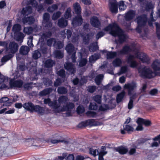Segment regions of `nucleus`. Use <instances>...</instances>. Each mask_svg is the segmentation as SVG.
<instances>
[{
  "label": "nucleus",
  "mask_w": 160,
  "mask_h": 160,
  "mask_svg": "<svg viewBox=\"0 0 160 160\" xmlns=\"http://www.w3.org/2000/svg\"><path fill=\"white\" fill-rule=\"evenodd\" d=\"M132 50L133 51L135 55H130L127 59V63L131 67L134 68L137 66V62L134 60L135 58L139 59L143 62H148L150 59L148 57L145 53L140 52L138 49L136 48L135 46L131 48L126 45L119 52L120 54H127Z\"/></svg>",
  "instance_id": "1"
},
{
  "label": "nucleus",
  "mask_w": 160,
  "mask_h": 160,
  "mask_svg": "<svg viewBox=\"0 0 160 160\" xmlns=\"http://www.w3.org/2000/svg\"><path fill=\"white\" fill-rule=\"evenodd\" d=\"M68 100V98L67 97L62 96L58 99V104H57L56 100L52 102L49 98L44 99V102L45 104H48L49 106L54 108L56 112H59L64 111L68 112L67 114V116H69L71 115L69 112L71 111V109L74 108V105L72 103H70L68 104L67 102Z\"/></svg>",
  "instance_id": "2"
},
{
  "label": "nucleus",
  "mask_w": 160,
  "mask_h": 160,
  "mask_svg": "<svg viewBox=\"0 0 160 160\" xmlns=\"http://www.w3.org/2000/svg\"><path fill=\"white\" fill-rule=\"evenodd\" d=\"M38 2L35 0H24L22 2L23 5H27L25 8H23L21 11V16L23 17L27 16L30 14L32 12V8L31 6L40 12L43 10L42 5H41V2H43V0H38Z\"/></svg>",
  "instance_id": "3"
},
{
  "label": "nucleus",
  "mask_w": 160,
  "mask_h": 160,
  "mask_svg": "<svg viewBox=\"0 0 160 160\" xmlns=\"http://www.w3.org/2000/svg\"><path fill=\"white\" fill-rule=\"evenodd\" d=\"M50 17V15L48 13H46L43 15L42 24L44 26V31L39 34L40 38L38 42V44L43 45L44 44V41L52 35V33L50 31V28L52 26V23L49 20Z\"/></svg>",
  "instance_id": "4"
},
{
  "label": "nucleus",
  "mask_w": 160,
  "mask_h": 160,
  "mask_svg": "<svg viewBox=\"0 0 160 160\" xmlns=\"http://www.w3.org/2000/svg\"><path fill=\"white\" fill-rule=\"evenodd\" d=\"M104 31L109 32L110 34L115 37H118V41L122 43L125 41L127 38L123 31L120 28L117 24L115 23L109 24L104 28Z\"/></svg>",
  "instance_id": "5"
},
{
  "label": "nucleus",
  "mask_w": 160,
  "mask_h": 160,
  "mask_svg": "<svg viewBox=\"0 0 160 160\" xmlns=\"http://www.w3.org/2000/svg\"><path fill=\"white\" fill-rule=\"evenodd\" d=\"M73 7L75 12L77 14V16L73 19L72 24L75 27L79 26L82 24V22L81 15V8L78 2L74 4Z\"/></svg>",
  "instance_id": "6"
},
{
  "label": "nucleus",
  "mask_w": 160,
  "mask_h": 160,
  "mask_svg": "<svg viewBox=\"0 0 160 160\" xmlns=\"http://www.w3.org/2000/svg\"><path fill=\"white\" fill-rule=\"evenodd\" d=\"M137 87L136 83L134 82H132L130 83L125 84L124 86L125 89H128V95L130 96V99L128 104V109H131L133 107V100L134 98L133 96H132L131 91Z\"/></svg>",
  "instance_id": "7"
},
{
  "label": "nucleus",
  "mask_w": 160,
  "mask_h": 160,
  "mask_svg": "<svg viewBox=\"0 0 160 160\" xmlns=\"http://www.w3.org/2000/svg\"><path fill=\"white\" fill-rule=\"evenodd\" d=\"M138 71L139 75L142 77L151 78L155 75V73L149 68L146 67L139 68Z\"/></svg>",
  "instance_id": "8"
},
{
  "label": "nucleus",
  "mask_w": 160,
  "mask_h": 160,
  "mask_svg": "<svg viewBox=\"0 0 160 160\" xmlns=\"http://www.w3.org/2000/svg\"><path fill=\"white\" fill-rule=\"evenodd\" d=\"M21 29V26L19 24H15L13 27L12 31L14 33V38L18 41L20 42H23L25 37L24 34L20 31Z\"/></svg>",
  "instance_id": "9"
},
{
  "label": "nucleus",
  "mask_w": 160,
  "mask_h": 160,
  "mask_svg": "<svg viewBox=\"0 0 160 160\" xmlns=\"http://www.w3.org/2000/svg\"><path fill=\"white\" fill-rule=\"evenodd\" d=\"M138 26L136 29L137 32L140 33L143 28L144 26L146 24L147 19L146 15H142L137 17L136 19Z\"/></svg>",
  "instance_id": "10"
},
{
  "label": "nucleus",
  "mask_w": 160,
  "mask_h": 160,
  "mask_svg": "<svg viewBox=\"0 0 160 160\" xmlns=\"http://www.w3.org/2000/svg\"><path fill=\"white\" fill-rule=\"evenodd\" d=\"M52 43L53 46L58 49H61L63 46V42L60 41L57 42L55 39L54 38H50L47 40V44L48 46H51Z\"/></svg>",
  "instance_id": "11"
},
{
  "label": "nucleus",
  "mask_w": 160,
  "mask_h": 160,
  "mask_svg": "<svg viewBox=\"0 0 160 160\" xmlns=\"http://www.w3.org/2000/svg\"><path fill=\"white\" fill-rule=\"evenodd\" d=\"M65 50L69 54H72V60L73 62H74L76 58L75 56L76 51L73 45L71 43L68 44L66 46Z\"/></svg>",
  "instance_id": "12"
},
{
  "label": "nucleus",
  "mask_w": 160,
  "mask_h": 160,
  "mask_svg": "<svg viewBox=\"0 0 160 160\" xmlns=\"http://www.w3.org/2000/svg\"><path fill=\"white\" fill-rule=\"evenodd\" d=\"M55 64L54 62L51 59H48L44 63V66L46 68H48V70L41 69V71L39 72V74H41L42 73H50V71L49 69H50L53 65Z\"/></svg>",
  "instance_id": "13"
},
{
  "label": "nucleus",
  "mask_w": 160,
  "mask_h": 160,
  "mask_svg": "<svg viewBox=\"0 0 160 160\" xmlns=\"http://www.w3.org/2000/svg\"><path fill=\"white\" fill-rule=\"evenodd\" d=\"M41 29L40 26H35L34 28L31 27H25L24 28L23 31L24 32L27 34H30L32 33L33 32H38Z\"/></svg>",
  "instance_id": "14"
},
{
  "label": "nucleus",
  "mask_w": 160,
  "mask_h": 160,
  "mask_svg": "<svg viewBox=\"0 0 160 160\" xmlns=\"http://www.w3.org/2000/svg\"><path fill=\"white\" fill-rule=\"evenodd\" d=\"M71 31L70 30H67V35L68 39L69 40H71V41L73 43L76 42L78 40L79 35L75 33L74 34V35L72 36L71 40H70L69 38L71 37Z\"/></svg>",
  "instance_id": "15"
},
{
  "label": "nucleus",
  "mask_w": 160,
  "mask_h": 160,
  "mask_svg": "<svg viewBox=\"0 0 160 160\" xmlns=\"http://www.w3.org/2000/svg\"><path fill=\"white\" fill-rule=\"evenodd\" d=\"M109 6L110 11L112 12H117L118 9L116 1L115 0H109Z\"/></svg>",
  "instance_id": "16"
},
{
  "label": "nucleus",
  "mask_w": 160,
  "mask_h": 160,
  "mask_svg": "<svg viewBox=\"0 0 160 160\" xmlns=\"http://www.w3.org/2000/svg\"><path fill=\"white\" fill-rule=\"evenodd\" d=\"M65 68L71 74L74 73L76 71L75 66L71 63H66L64 64Z\"/></svg>",
  "instance_id": "17"
},
{
  "label": "nucleus",
  "mask_w": 160,
  "mask_h": 160,
  "mask_svg": "<svg viewBox=\"0 0 160 160\" xmlns=\"http://www.w3.org/2000/svg\"><path fill=\"white\" fill-rule=\"evenodd\" d=\"M135 15V11L132 10H130L125 13V18L127 21H130L133 18Z\"/></svg>",
  "instance_id": "18"
},
{
  "label": "nucleus",
  "mask_w": 160,
  "mask_h": 160,
  "mask_svg": "<svg viewBox=\"0 0 160 160\" xmlns=\"http://www.w3.org/2000/svg\"><path fill=\"white\" fill-rule=\"evenodd\" d=\"M82 38L83 42L85 44H87L89 42V40L93 38V35L92 33H89L88 34H85L83 33H80Z\"/></svg>",
  "instance_id": "19"
},
{
  "label": "nucleus",
  "mask_w": 160,
  "mask_h": 160,
  "mask_svg": "<svg viewBox=\"0 0 160 160\" xmlns=\"http://www.w3.org/2000/svg\"><path fill=\"white\" fill-rule=\"evenodd\" d=\"M18 45L14 42H10L9 47V48L12 53H14L18 50Z\"/></svg>",
  "instance_id": "20"
},
{
  "label": "nucleus",
  "mask_w": 160,
  "mask_h": 160,
  "mask_svg": "<svg viewBox=\"0 0 160 160\" xmlns=\"http://www.w3.org/2000/svg\"><path fill=\"white\" fill-rule=\"evenodd\" d=\"M91 25L96 28H98L100 25V23L98 18L96 17H92L90 20Z\"/></svg>",
  "instance_id": "21"
},
{
  "label": "nucleus",
  "mask_w": 160,
  "mask_h": 160,
  "mask_svg": "<svg viewBox=\"0 0 160 160\" xmlns=\"http://www.w3.org/2000/svg\"><path fill=\"white\" fill-rule=\"evenodd\" d=\"M87 78V77H83L82 78L81 80L79 82L78 78H76L73 80L72 82L75 85L78 84L79 85L81 86L84 83H86Z\"/></svg>",
  "instance_id": "22"
},
{
  "label": "nucleus",
  "mask_w": 160,
  "mask_h": 160,
  "mask_svg": "<svg viewBox=\"0 0 160 160\" xmlns=\"http://www.w3.org/2000/svg\"><path fill=\"white\" fill-rule=\"evenodd\" d=\"M0 103H3V106H11L12 102L9 101V99L8 97H4L0 99Z\"/></svg>",
  "instance_id": "23"
},
{
  "label": "nucleus",
  "mask_w": 160,
  "mask_h": 160,
  "mask_svg": "<svg viewBox=\"0 0 160 160\" xmlns=\"http://www.w3.org/2000/svg\"><path fill=\"white\" fill-rule=\"evenodd\" d=\"M23 23L24 24H31L35 21V19L33 17H30L25 18L24 17L22 19Z\"/></svg>",
  "instance_id": "24"
},
{
  "label": "nucleus",
  "mask_w": 160,
  "mask_h": 160,
  "mask_svg": "<svg viewBox=\"0 0 160 160\" xmlns=\"http://www.w3.org/2000/svg\"><path fill=\"white\" fill-rule=\"evenodd\" d=\"M37 112L38 114H42L44 112V109L39 105H34L32 112Z\"/></svg>",
  "instance_id": "25"
},
{
  "label": "nucleus",
  "mask_w": 160,
  "mask_h": 160,
  "mask_svg": "<svg viewBox=\"0 0 160 160\" xmlns=\"http://www.w3.org/2000/svg\"><path fill=\"white\" fill-rule=\"evenodd\" d=\"M34 105L30 102L25 103L23 105V107L27 110L32 112Z\"/></svg>",
  "instance_id": "26"
},
{
  "label": "nucleus",
  "mask_w": 160,
  "mask_h": 160,
  "mask_svg": "<svg viewBox=\"0 0 160 160\" xmlns=\"http://www.w3.org/2000/svg\"><path fill=\"white\" fill-rule=\"evenodd\" d=\"M86 125L91 126L99 125H101L99 122H97L93 119H89L86 121Z\"/></svg>",
  "instance_id": "27"
},
{
  "label": "nucleus",
  "mask_w": 160,
  "mask_h": 160,
  "mask_svg": "<svg viewBox=\"0 0 160 160\" xmlns=\"http://www.w3.org/2000/svg\"><path fill=\"white\" fill-rule=\"evenodd\" d=\"M124 130H122L121 131V133L122 134H124L125 133L124 130L127 131L128 133H130L133 132L134 130L132 127L129 125H126L124 126Z\"/></svg>",
  "instance_id": "28"
},
{
  "label": "nucleus",
  "mask_w": 160,
  "mask_h": 160,
  "mask_svg": "<svg viewBox=\"0 0 160 160\" xmlns=\"http://www.w3.org/2000/svg\"><path fill=\"white\" fill-rule=\"evenodd\" d=\"M116 151L118 152L120 154H124L128 152L127 148L123 146H121L115 148Z\"/></svg>",
  "instance_id": "29"
},
{
  "label": "nucleus",
  "mask_w": 160,
  "mask_h": 160,
  "mask_svg": "<svg viewBox=\"0 0 160 160\" xmlns=\"http://www.w3.org/2000/svg\"><path fill=\"white\" fill-rule=\"evenodd\" d=\"M68 24L67 20L63 18H62L58 21V25L61 27H66Z\"/></svg>",
  "instance_id": "30"
},
{
  "label": "nucleus",
  "mask_w": 160,
  "mask_h": 160,
  "mask_svg": "<svg viewBox=\"0 0 160 160\" xmlns=\"http://www.w3.org/2000/svg\"><path fill=\"white\" fill-rule=\"evenodd\" d=\"M29 48L27 46H22L20 49V53L22 55L27 54L29 51Z\"/></svg>",
  "instance_id": "31"
},
{
  "label": "nucleus",
  "mask_w": 160,
  "mask_h": 160,
  "mask_svg": "<svg viewBox=\"0 0 160 160\" xmlns=\"http://www.w3.org/2000/svg\"><path fill=\"white\" fill-rule=\"evenodd\" d=\"M138 122L139 123H142L144 124L146 126H150L151 124L150 121L148 120H145L142 118H138Z\"/></svg>",
  "instance_id": "32"
},
{
  "label": "nucleus",
  "mask_w": 160,
  "mask_h": 160,
  "mask_svg": "<svg viewBox=\"0 0 160 160\" xmlns=\"http://www.w3.org/2000/svg\"><path fill=\"white\" fill-rule=\"evenodd\" d=\"M13 56V55L10 54L3 56L1 60V62L2 63L1 65H3L5 62L10 60Z\"/></svg>",
  "instance_id": "33"
},
{
  "label": "nucleus",
  "mask_w": 160,
  "mask_h": 160,
  "mask_svg": "<svg viewBox=\"0 0 160 160\" xmlns=\"http://www.w3.org/2000/svg\"><path fill=\"white\" fill-rule=\"evenodd\" d=\"M100 58V55L99 54H95L92 55L89 58V62L90 63H94L95 61Z\"/></svg>",
  "instance_id": "34"
},
{
  "label": "nucleus",
  "mask_w": 160,
  "mask_h": 160,
  "mask_svg": "<svg viewBox=\"0 0 160 160\" xmlns=\"http://www.w3.org/2000/svg\"><path fill=\"white\" fill-rule=\"evenodd\" d=\"M125 91H122V92L117 95L116 100L118 103H119L122 101L125 96Z\"/></svg>",
  "instance_id": "35"
},
{
  "label": "nucleus",
  "mask_w": 160,
  "mask_h": 160,
  "mask_svg": "<svg viewBox=\"0 0 160 160\" xmlns=\"http://www.w3.org/2000/svg\"><path fill=\"white\" fill-rule=\"evenodd\" d=\"M54 54L56 58H62L63 57V51L59 50L55 51L54 52Z\"/></svg>",
  "instance_id": "36"
},
{
  "label": "nucleus",
  "mask_w": 160,
  "mask_h": 160,
  "mask_svg": "<svg viewBox=\"0 0 160 160\" xmlns=\"http://www.w3.org/2000/svg\"><path fill=\"white\" fill-rule=\"evenodd\" d=\"M52 89L49 88L44 89L42 91L40 92L39 95L40 96H45L49 94L52 91Z\"/></svg>",
  "instance_id": "37"
},
{
  "label": "nucleus",
  "mask_w": 160,
  "mask_h": 160,
  "mask_svg": "<svg viewBox=\"0 0 160 160\" xmlns=\"http://www.w3.org/2000/svg\"><path fill=\"white\" fill-rule=\"evenodd\" d=\"M103 78V75L100 74L98 75L95 78V82L97 85H99L102 82Z\"/></svg>",
  "instance_id": "38"
},
{
  "label": "nucleus",
  "mask_w": 160,
  "mask_h": 160,
  "mask_svg": "<svg viewBox=\"0 0 160 160\" xmlns=\"http://www.w3.org/2000/svg\"><path fill=\"white\" fill-rule=\"evenodd\" d=\"M98 49V47L97 45V42L93 43L90 45L89 50L91 52H94Z\"/></svg>",
  "instance_id": "39"
},
{
  "label": "nucleus",
  "mask_w": 160,
  "mask_h": 160,
  "mask_svg": "<svg viewBox=\"0 0 160 160\" xmlns=\"http://www.w3.org/2000/svg\"><path fill=\"white\" fill-rule=\"evenodd\" d=\"M89 152L91 154L93 155L94 156H96L99 154L98 150L96 149L95 147L90 148L89 149Z\"/></svg>",
  "instance_id": "40"
},
{
  "label": "nucleus",
  "mask_w": 160,
  "mask_h": 160,
  "mask_svg": "<svg viewBox=\"0 0 160 160\" xmlns=\"http://www.w3.org/2000/svg\"><path fill=\"white\" fill-rule=\"evenodd\" d=\"M117 52H108L107 55L108 59H112L116 57L117 55Z\"/></svg>",
  "instance_id": "41"
},
{
  "label": "nucleus",
  "mask_w": 160,
  "mask_h": 160,
  "mask_svg": "<svg viewBox=\"0 0 160 160\" xmlns=\"http://www.w3.org/2000/svg\"><path fill=\"white\" fill-rule=\"evenodd\" d=\"M71 9L70 8H68L64 14V17L66 19H68L71 17Z\"/></svg>",
  "instance_id": "42"
},
{
  "label": "nucleus",
  "mask_w": 160,
  "mask_h": 160,
  "mask_svg": "<svg viewBox=\"0 0 160 160\" xmlns=\"http://www.w3.org/2000/svg\"><path fill=\"white\" fill-rule=\"evenodd\" d=\"M122 63L121 60L119 58H117L112 62V64L114 67H118L120 66Z\"/></svg>",
  "instance_id": "43"
},
{
  "label": "nucleus",
  "mask_w": 160,
  "mask_h": 160,
  "mask_svg": "<svg viewBox=\"0 0 160 160\" xmlns=\"http://www.w3.org/2000/svg\"><path fill=\"white\" fill-rule=\"evenodd\" d=\"M67 89L64 87H60L58 88V93L60 94H65L67 92Z\"/></svg>",
  "instance_id": "44"
},
{
  "label": "nucleus",
  "mask_w": 160,
  "mask_h": 160,
  "mask_svg": "<svg viewBox=\"0 0 160 160\" xmlns=\"http://www.w3.org/2000/svg\"><path fill=\"white\" fill-rule=\"evenodd\" d=\"M41 54L38 50H35L32 54V57L35 59H37L41 56Z\"/></svg>",
  "instance_id": "45"
},
{
  "label": "nucleus",
  "mask_w": 160,
  "mask_h": 160,
  "mask_svg": "<svg viewBox=\"0 0 160 160\" xmlns=\"http://www.w3.org/2000/svg\"><path fill=\"white\" fill-rule=\"evenodd\" d=\"M119 7L120 10L122 11L126 9V6L124 4L123 1H121L119 2Z\"/></svg>",
  "instance_id": "46"
},
{
  "label": "nucleus",
  "mask_w": 160,
  "mask_h": 160,
  "mask_svg": "<svg viewBox=\"0 0 160 160\" xmlns=\"http://www.w3.org/2000/svg\"><path fill=\"white\" fill-rule=\"evenodd\" d=\"M128 70V67L127 66H124L121 67L120 71L118 74V75H120L121 74L125 73Z\"/></svg>",
  "instance_id": "47"
},
{
  "label": "nucleus",
  "mask_w": 160,
  "mask_h": 160,
  "mask_svg": "<svg viewBox=\"0 0 160 160\" xmlns=\"http://www.w3.org/2000/svg\"><path fill=\"white\" fill-rule=\"evenodd\" d=\"M58 8V6L56 4H53L49 7L48 9V11L50 12H52Z\"/></svg>",
  "instance_id": "48"
},
{
  "label": "nucleus",
  "mask_w": 160,
  "mask_h": 160,
  "mask_svg": "<svg viewBox=\"0 0 160 160\" xmlns=\"http://www.w3.org/2000/svg\"><path fill=\"white\" fill-rule=\"evenodd\" d=\"M155 25L156 27L157 37L159 39H160V25L156 22L155 23Z\"/></svg>",
  "instance_id": "49"
},
{
  "label": "nucleus",
  "mask_w": 160,
  "mask_h": 160,
  "mask_svg": "<svg viewBox=\"0 0 160 160\" xmlns=\"http://www.w3.org/2000/svg\"><path fill=\"white\" fill-rule=\"evenodd\" d=\"M86 114L89 117H95L97 116L96 113L94 111H88L86 112Z\"/></svg>",
  "instance_id": "50"
},
{
  "label": "nucleus",
  "mask_w": 160,
  "mask_h": 160,
  "mask_svg": "<svg viewBox=\"0 0 160 160\" xmlns=\"http://www.w3.org/2000/svg\"><path fill=\"white\" fill-rule=\"evenodd\" d=\"M154 5V3L151 2H148L146 5V9L147 11H148L149 9L152 8Z\"/></svg>",
  "instance_id": "51"
},
{
  "label": "nucleus",
  "mask_w": 160,
  "mask_h": 160,
  "mask_svg": "<svg viewBox=\"0 0 160 160\" xmlns=\"http://www.w3.org/2000/svg\"><path fill=\"white\" fill-rule=\"evenodd\" d=\"M61 14L60 12L58 11L55 13H54L52 16V19L53 20H56L59 18Z\"/></svg>",
  "instance_id": "52"
},
{
  "label": "nucleus",
  "mask_w": 160,
  "mask_h": 160,
  "mask_svg": "<svg viewBox=\"0 0 160 160\" xmlns=\"http://www.w3.org/2000/svg\"><path fill=\"white\" fill-rule=\"evenodd\" d=\"M101 96L100 95H97L94 98V100L98 103H100L101 101Z\"/></svg>",
  "instance_id": "53"
},
{
  "label": "nucleus",
  "mask_w": 160,
  "mask_h": 160,
  "mask_svg": "<svg viewBox=\"0 0 160 160\" xmlns=\"http://www.w3.org/2000/svg\"><path fill=\"white\" fill-rule=\"evenodd\" d=\"M107 153V152L106 151H101L99 152L98 155V159L99 160H103V156L105 155Z\"/></svg>",
  "instance_id": "54"
},
{
  "label": "nucleus",
  "mask_w": 160,
  "mask_h": 160,
  "mask_svg": "<svg viewBox=\"0 0 160 160\" xmlns=\"http://www.w3.org/2000/svg\"><path fill=\"white\" fill-rule=\"evenodd\" d=\"M85 109L82 106H79L77 108V111L78 113L80 114L84 112Z\"/></svg>",
  "instance_id": "55"
},
{
  "label": "nucleus",
  "mask_w": 160,
  "mask_h": 160,
  "mask_svg": "<svg viewBox=\"0 0 160 160\" xmlns=\"http://www.w3.org/2000/svg\"><path fill=\"white\" fill-rule=\"evenodd\" d=\"M104 34V32L102 31H101L98 32L96 35V40H98L99 39L103 37Z\"/></svg>",
  "instance_id": "56"
},
{
  "label": "nucleus",
  "mask_w": 160,
  "mask_h": 160,
  "mask_svg": "<svg viewBox=\"0 0 160 160\" xmlns=\"http://www.w3.org/2000/svg\"><path fill=\"white\" fill-rule=\"evenodd\" d=\"M98 108L96 104L95 103H91L90 104L89 108L90 109L96 110Z\"/></svg>",
  "instance_id": "57"
},
{
  "label": "nucleus",
  "mask_w": 160,
  "mask_h": 160,
  "mask_svg": "<svg viewBox=\"0 0 160 160\" xmlns=\"http://www.w3.org/2000/svg\"><path fill=\"white\" fill-rule=\"evenodd\" d=\"M33 37L32 36H30L28 38V41L27 43L29 46L30 47H33V45L32 43Z\"/></svg>",
  "instance_id": "58"
},
{
  "label": "nucleus",
  "mask_w": 160,
  "mask_h": 160,
  "mask_svg": "<svg viewBox=\"0 0 160 160\" xmlns=\"http://www.w3.org/2000/svg\"><path fill=\"white\" fill-rule=\"evenodd\" d=\"M44 84L46 86H49L52 85V82L51 80L49 79H45L44 80Z\"/></svg>",
  "instance_id": "59"
},
{
  "label": "nucleus",
  "mask_w": 160,
  "mask_h": 160,
  "mask_svg": "<svg viewBox=\"0 0 160 160\" xmlns=\"http://www.w3.org/2000/svg\"><path fill=\"white\" fill-rule=\"evenodd\" d=\"M64 141L63 140H57L56 139H50L48 140V142H50L52 143L55 144L58 143L59 142H64Z\"/></svg>",
  "instance_id": "60"
},
{
  "label": "nucleus",
  "mask_w": 160,
  "mask_h": 160,
  "mask_svg": "<svg viewBox=\"0 0 160 160\" xmlns=\"http://www.w3.org/2000/svg\"><path fill=\"white\" fill-rule=\"evenodd\" d=\"M58 75L62 78H64L65 76V72L63 69H62L58 71L57 72Z\"/></svg>",
  "instance_id": "61"
},
{
  "label": "nucleus",
  "mask_w": 160,
  "mask_h": 160,
  "mask_svg": "<svg viewBox=\"0 0 160 160\" xmlns=\"http://www.w3.org/2000/svg\"><path fill=\"white\" fill-rule=\"evenodd\" d=\"M87 62V59L84 58L81 60L79 62V66L80 67H82L85 66Z\"/></svg>",
  "instance_id": "62"
},
{
  "label": "nucleus",
  "mask_w": 160,
  "mask_h": 160,
  "mask_svg": "<svg viewBox=\"0 0 160 160\" xmlns=\"http://www.w3.org/2000/svg\"><path fill=\"white\" fill-rule=\"evenodd\" d=\"M108 109V105L106 104H103L100 106L99 108V110L102 111H104Z\"/></svg>",
  "instance_id": "63"
},
{
  "label": "nucleus",
  "mask_w": 160,
  "mask_h": 160,
  "mask_svg": "<svg viewBox=\"0 0 160 160\" xmlns=\"http://www.w3.org/2000/svg\"><path fill=\"white\" fill-rule=\"evenodd\" d=\"M96 89V87L95 86H90L88 87L87 90L91 93H93Z\"/></svg>",
  "instance_id": "64"
}]
</instances>
